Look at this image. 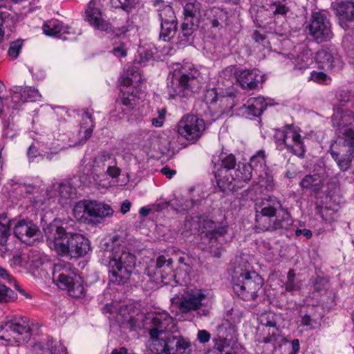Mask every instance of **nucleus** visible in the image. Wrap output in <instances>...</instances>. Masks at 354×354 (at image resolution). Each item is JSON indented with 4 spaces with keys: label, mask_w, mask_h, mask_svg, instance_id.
I'll return each instance as SVG.
<instances>
[{
    "label": "nucleus",
    "mask_w": 354,
    "mask_h": 354,
    "mask_svg": "<svg viewBox=\"0 0 354 354\" xmlns=\"http://www.w3.org/2000/svg\"><path fill=\"white\" fill-rule=\"evenodd\" d=\"M38 227L30 221H19L14 226V234L21 242L32 244L39 236Z\"/></svg>",
    "instance_id": "obj_19"
},
{
    "label": "nucleus",
    "mask_w": 354,
    "mask_h": 354,
    "mask_svg": "<svg viewBox=\"0 0 354 354\" xmlns=\"http://www.w3.org/2000/svg\"><path fill=\"white\" fill-rule=\"evenodd\" d=\"M154 6L157 7L160 24L177 23L174 12L170 6L159 1H156Z\"/></svg>",
    "instance_id": "obj_31"
},
{
    "label": "nucleus",
    "mask_w": 354,
    "mask_h": 354,
    "mask_svg": "<svg viewBox=\"0 0 354 354\" xmlns=\"http://www.w3.org/2000/svg\"><path fill=\"white\" fill-rule=\"evenodd\" d=\"M53 279L60 288L66 289L70 296L79 298L84 295V288L80 276L72 270L69 263H59L55 265Z\"/></svg>",
    "instance_id": "obj_8"
},
{
    "label": "nucleus",
    "mask_w": 354,
    "mask_h": 354,
    "mask_svg": "<svg viewBox=\"0 0 354 354\" xmlns=\"http://www.w3.org/2000/svg\"><path fill=\"white\" fill-rule=\"evenodd\" d=\"M53 187L57 192L59 203L62 205L66 204L68 200L74 198L76 196V189L69 182H63L57 185H53Z\"/></svg>",
    "instance_id": "obj_29"
},
{
    "label": "nucleus",
    "mask_w": 354,
    "mask_h": 354,
    "mask_svg": "<svg viewBox=\"0 0 354 354\" xmlns=\"http://www.w3.org/2000/svg\"><path fill=\"white\" fill-rule=\"evenodd\" d=\"M239 322V317L237 321L234 319L232 322L229 319H224L217 328V336L218 338H224L232 340L236 333V323Z\"/></svg>",
    "instance_id": "obj_30"
},
{
    "label": "nucleus",
    "mask_w": 354,
    "mask_h": 354,
    "mask_svg": "<svg viewBox=\"0 0 354 354\" xmlns=\"http://www.w3.org/2000/svg\"><path fill=\"white\" fill-rule=\"evenodd\" d=\"M330 154L342 171H346L349 169L352 158H354V156H352L350 153L344 154L339 158V154L333 150L330 151Z\"/></svg>",
    "instance_id": "obj_37"
},
{
    "label": "nucleus",
    "mask_w": 354,
    "mask_h": 354,
    "mask_svg": "<svg viewBox=\"0 0 354 354\" xmlns=\"http://www.w3.org/2000/svg\"><path fill=\"white\" fill-rule=\"evenodd\" d=\"M261 324L266 327L265 331H268L270 334V328L272 326H276L277 321L273 313H264L259 318Z\"/></svg>",
    "instance_id": "obj_43"
},
{
    "label": "nucleus",
    "mask_w": 354,
    "mask_h": 354,
    "mask_svg": "<svg viewBox=\"0 0 354 354\" xmlns=\"http://www.w3.org/2000/svg\"><path fill=\"white\" fill-rule=\"evenodd\" d=\"M266 155L263 149L259 150L254 154L250 160L248 166L251 167V169L257 172H259V176H261V173L266 174Z\"/></svg>",
    "instance_id": "obj_34"
},
{
    "label": "nucleus",
    "mask_w": 354,
    "mask_h": 354,
    "mask_svg": "<svg viewBox=\"0 0 354 354\" xmlns=\"http://www.w3.org/2000/svg\"><path fill=\"white\" fill-rule=\"evenodd\" d=\"M299 185L304 189H310L318 191L321 189L320 176L317 174L306 175L299 183Z\"/></svg>",
    "instance_id": "obj_35"
},
{
    "label": "nucleus",
    "mask_w": 354,
    "mask_h": 354,
    "mask_svg": "<svg viewBox=\"0 0 354 354\" xmlns=\"http://www.w3.org/2000/svg\"><path fill=\"white\" fill-rule=\"evenodd\" d=\"M211 338V334L206 330H199L197 334V339L202 344L207 343Z\"/></svg>",
    "instance_id": "obj_54"
},
{
    "label": "nucleus",
    "mask_w": 354,
    "mask_h": 354,
    "mask_svg": "<svg viewBox=\"0 0 354 354\" xmlns=\"http://www.w3.org/2000/svg\"><path fill=\"white\" fill-rule=\"evenodd\" d=\"M255 227L262 232L287 230L293 223L290 212L274 196L262 198L255 203Z\"/></svg>",
    "instance_id": "obj_2"
},
{
    "label": "nucleus",
    "mask_w": 354,
    "mask_h": 354,
    "mask_svg": "<svg viewBox=\"0 0 354 354\" xmlns=\"http://www.w3.org/2000/svg\"><path fill=\"white\" fill-rule=\"evenodd\" d=\"M247 104L245 113L254 117L260 116L267 107L265 99L262 97L250 98Z\"/></svg>",
    "instance_id": "obj_32"
},
{
    "label": "nucleus",
    "mask_w": 354,
    "mask_h": 354,
    "mask_svg": "<svg viewBox=\"0 0 354 354\" xmlns=\"http://www.w3.org/2000/svg\"><path fill=\"white\" fill-rule=\"evenodd\" d=\"M218 162H221V167L223 171H227L234 169L236 165V160L235 156L230 153L226 154L222 153L218 158Z\"/></svg>",
    "instance_id": "obj_39"
},
{
    "label": "nucleus",
    "mask_w": 354,
    "mask_h": 354,
    "mask_svg": "<svg viewBox=\"0 0 354 354\" xmlns=\"http://www.w3.org/2000/svg\"><path fill=\"white\" fill-rule=\"evenodd\" d=\"M235 183L237 188L242 187L243 183H247L252 178V169L245 164H239L238 168L234 171Z\"/></svg>",
    "instance_id": "obj_33"
},
{
    "label": "nucleus",
    "mask_w": 354,
    "mask_h": 354,
    "mask_svg": "<svg viewBox=\"0 0 354 354\" xmlns=\"http://www.w3.org/2000/svg\"><path fill=\"white\" fill-rule=\"evenodd\" d=\"M12 101L16 105L28 101L35 102L41 98L38 90L31 86H15L12 88Z\"/></svg>",
    "instance_id": "obj_22"
},
{
    "label": "nucleus",
    "mask_w": 354,
    "mask_h": 354,
    "mask_svg": "<svg viewBox=\"0 0 354 354\" xmlns=\"http://www.w3.org/2000/svg\"><path fill=\"white\" fill-rule=\"evenodd\" d=\"M172 260L169 258L167 259L165 256H159L156 259V270L155 273L160 274L162 282L165 283H169L171 280L174 277L173 268H172Z\"/></svg>",
    "instance_id": "obj_25"
},
{
    "label": "nucleus",
    "mask_w": 354,
    "mask_h": 354,
    "mask_svg": "<svg viewBox=\"0 0 354 354\" xmlns=\"http://www.w3.org/2000/svg\"><path fill=\"white\" fill-rule=\"evenodd\" d=\"M252 37H253V39L256 41V42H263V40L265 39V37L264 35H263L262 34H261L259 31L257 30H255L253 33V35H252Z\"/></svg>",
    "instance_id": "obj_60"
},
{
    "label": "nucleus",
    "mask_w": 354,
    "mask_h": 354,
    "mask_svg": "<svg viewBox=\"0 0 354 354\" xmlns=\"http://www.w3.org/2000/svg\"><path fill=\"white\" fill-rule=\"evenodd\" d=\"M206 295L202 290L194 289L186 291L180 296L173 297L171 301L182 314L190 313L196 311L199 315H207V309H201L205 304Z\"/></svg>",
    "instance_id": "obj_9"
},
{
    "label": "nucleus",
    "mask_w": 354,
    "mask_h": 354,
    "mask_svg": "<svg viewBox=\"0 0 354 354\" xmlns=\"http://www.w3.org/2000/svg\"><path fill=\"white\" fill-rule=\"evenodd\" d=\"M316 59L319 68L326 71H339L343 66V62L339 55L335 51L328 49L319 50Z\"/></svg>",
    "instance_id": "obj_18"
},
{
    "label": "nucleus",
    "mask_w": 354,
    "mask_h": 354,
    "mask_svg": "<svg viewBox=\"0 0 354 354\" xmlns=\"http://www.w3.org/2000/svg\"><path fill=\"white\" fill-rule=\"evenodd\" d=\"M152 328L149 330L151 339L150 349L157 354H189V343L180 336L169 333L174 331L173 318L165 311L158 312L151 317Z\"/></svg>",
    "instance_id": "obj_1"
},
{
    "label": "nucleus",
    "mask_w": 354,
    "mask_h": 354,
    "mask_svg": "<svg viewBox=\"0 0 354 354\" xmlns=\"http://www.w3.org/2000/svg\"><path fill=\"white\" fill-rule=\"evenodd\" d=\"M122 104L126 106V109L123 110L124 114H127V111H130L134 109L136 104V100L133 95L125 97L123 96L122 98Z\"/></svg>",
    "instance_id": "obj_50"
},
{
    "label": "nucleus",
    "mask_w": 354,
    "mask_h": 354,
    "mask_svg": "<svg viewBox=\"0 0 354 354\" xmlns=\"http://www.w3.org/2000/svg\"><path fill=\"white\" fill-rule=\"evenodd\" d=\"M332 7L338 17L340 25L345 28L347 22L354 21V1L352 0L337 1Z\"/></svg>",
    "instance_id": "obj_20"
},
{
    "label": "nucleus",
    "mask_w": 354,
    "mask_h": 354,
    "mask_svg": "<svg viewBox=\"0 0 354 354\" xmlns=\"http://www.w3.org/2000/svg\"><path fill=\"white\" fill-rule=\"evenodd\" d=\"M10 221L4 214L0 216V252L2 257L8 252L12 253L13 245L8 242L10 236Z\"/></svg>",
    "instance_id": "obj_24"
},
{
    "label": "nucleus",
    "mask_w": 354,
    "mask_h": 354,
    "mask_svg": "<svg viewBox=\"0 0 354 354\" xmlns=\"http://www.w3.org/2000/svg\"><path fill=\"white\" fill-rule=\"evenodd\" d=\"M105 174H107L112 178H117L120 175V169L115 166V162L114 163H109Z\"/></svg>",
    "instance_id": "obj_52"
},
{
    "label": "nucleus",
    "mask_w": 354,
    "mask_h": 354,
    "mask_svg": "<svg viewBox=\"0 0 354 354\" xmlns=\"http://www.w3.org/2000/svg\"><path fill=\"white\" fill-rule=\"evenodd\" d=\"M214 349L216 352V354H236L235 351L230 346V339L218 338V336H216L214 339Z\"/></svg>",
    "instance_id": "obj_36"
},
{
    "label": "nucleus",
    "mask_w": 354,
    "mask_h": 354,
    "mask_svg": "<svg viewBox=\"0 0 354 354\" xmlns=\"http://www.w3.org/2000/svg\"><path fill=\"white\" fill-rule=\"evenodd\" d=\"M101 8L100 0H91L85 9V19L97 29L106 30L109 28V23L104 19Z\"/></svg>",
    "instance_id": "obj_17"
},
{
    "label": "nucleus",
    "mask_w": 354,
    "mask_h": 354,
    "mask_svg": "<svg viewBox=\"0 0 354 354\" xmlns=\"http://www.w3.org/2000/svg\"><path fill=\"white\" fill-rule=\"evenodd\" d=\"M12 17L8 11L0 10V41L4 35V28L10 27Z\"/></svg>",
    "instance_id": "obj_42"
},
{
    "label": "nucleus",
    "mask_w": 354,
    "mask_h": 354,
    "mask_svg": "<svg viewBox=\"0 0 354 354\" xmlns=\"http://www.w3.org/2000/svg\"><path fill=\"white\" fill-rule=\"evenodd\" d=\"M177 30V23L160 24V38L165 41H169L174 37Z\"/></svg>",
    "instance_id": "obj_38"
},
{
    "label": "nucleus",
    "mask_w": 354,
    "mask_h": 354,
    "mask_svg": "<svg viewBox=\"0 0 354 354\" xmlns=\"http://www.w3.org/2000/svg\"><path fill=\"white\" fill-rule=\"evenodd\" d=\"M215 178L217 185L223 192H233L238 189L235 183V177L227 171L218 169L215 172Z\"/></svg>",
    "instance_id": "obj_28"
},
{
    "label": "nucleus",
    "mask_w": 354,
    "mask_h": 354,
    "mask_svg": "<svg viewBox=\"0 0 354 354\" xmlns=\"http://www.w3.org/2000/svg\"><path fill=\"white\" fill-rule=\"evenodd\" d=\"M115 158L107 151H101L94 158L91 174L93 175V178L96 181L95 176L99 178L101 175L105 174V169L107 168L109 163H114Z\"/></svg>",
    "instance_id": "obj_23"
},
{
    "label": "nucleus",
    "mask_w": 354,
    "mask_h": 354,
    "mask_svg": "<svg viewBox=\"0 0 354 354\" xmlns=\"http://www.w3.org/2000/svg\"><path fill=\"white\" fill-rule=\"evenodd\" d=\"M205 100L206 103H201V104L205 105L206 106L208 103L212 104L217 102L218 97L215 89H211L207 91L205 95Z\"/></svg>",
    "instance_id": "obj_53"
},
{
    "label": "nucleus",
    "mask_w": 354,
    "mask_h": 354,
    "mask_svg": "<svg viewBox=\"0 0 354 354\" xmlns=\"http://www.w3.org/2000/svg\"><path fill=\"white\" fill-rule=\"evenodd\" d=\"M232 281L234 292L245 301L254 300L263 284L261 276L251 271L250 266L246 263L234 268Z\"/></svg>",
    "instance_id": "obj_5"
},
{
    "label": "nucleus",
    "mask_w": 354,
    "mask_h": 354,
    "mask_svg": "<svg viewBox=\"0 0 354 354\" xmlns=\"http://www.w3.org/2000/svg\"><path fill=\"white\" fill-rule=\"evenodd\" d=\"M272 6L275 7V10L273 11L274 15H285L289 11L288 7L281 3H274Z\"/></svg>",
    "instance_id": "obj_55"
},
{
    "label": "nucleus",
    "mask_w": 354,
    "mask_h": 354,
    "mask_svg": "<svg viewBox=\"0 0 354 354\" xmlns=\"http://www.w3.org/2000/svg\"><path fill=\"white\" fill-rule=\"evenodd\" d=\"M27 155L29 160H32L34 158L39 156V153L37 148L35 145H31L28 148Z\"/></svg>",
    "instance_id": "obj_56"
},
{
    "label": "nucleus",
    "mask_w": 354,
    "mask_h": 354,
    "mask_svg": "<svg viewBox=\"0 0 354 354\" xmlns=\"http://www.w3.org/2000/svg\"><path fill=\"white\" fill-rule=\"evenodd\" d=\"M151 212V209L147 207H142L140 209L139 213L142 216H147Z\"/></svg>",
    "instance_id": "obj_64"
},
{
    "label": "nucleus",
    "mask_w": 354,
    "mask_h": 354,
    "mask_svg": "<svg viewBox=\"0 0 354 354\" xmlns=\"http://www.w3.org/2000/svg\"><path fill=\"white\" fill-rule=\"evenodd\" d=\"M0 278L5 280L10 285L13 284L15 289L26 297L30 296L17 283L15 279L4 268L0 266Z\"/></svg>",
    "instance_id": "obj_41"
},
{
    "label": "nucleus",
    "mask_w": 354,
    "mask_h": 354,
    "mask_svg": "<svg viewBox=\"0 0 354 354\" xmlns=\"http://www.w3.org/2000/svg\"><path fill=\"white\" fill-rule=\"evenodd\" d=\"M337 99L341 103L351 102L354 107V95L348 90H342L337 95Z\"/></svg>",
    "instance_id": "obj_46"
},
{
    "label": "nucleus",
    "mask_w": 354,
    "mask_h": 354,
    "mask_svg": "<svg viewBox=\"0 0 354 354\" xmlns=\"http://www.w3.org/2000/svg\"><path fill=\"white\" fill-rule=\"evenodd\" d=\"M112 52L116 57H125L127 55V50L123 44L114 47Z\"/></svg>",
    "instance_id": "obj_57"
},
{
    "label": "nucleus",
    "mask_w": 354,
    "mask_h": 354,
    "mask_svg": "<svg viewBox=\"0 0 354 354\" xmlns=\"http://www.w3.org/2000/svg\"><path fill=\"white\" fill-rule=\"evenodd\" d=\"M201 73L192 63L177 64L167 85L169 98L190 97L201 88Z\"/></svg>",
    "instance_id": "obj_4"
},
{
    "label": "nucleus",
    "mask_w": 354,
    "mask_h": 354,
    "mask_svg": "<svg viewBox=\"0 0 354 354\" xmlns=\"http://www.w3.org/2000/svg\"><path fill=\"white\" fill-rule=\"evenodd\" d=\"M352 112H345L337 124V134L343 145L348 147L347 153L354 156V118Z\"/></svg>",
    "instance_id": "obj_15"
},
{
    "label": "nucleus",
    "mask_w": 354,
    "mask_h": 354,
    "mask_svg": "<svg viewBox=\"0 0 354 354\" xmlns=\"http://www.w3.org/2000/svg\"><path fill=\"white\" fill-rule=\"evenodd\" d=\"M113 214V210L109 205L97 201H81L73 207V214L77 220L95 225L102 223Z\"/></svg>",
    "instance_id": "obj_7"
},
{
    "label": "nucleus",
    "mask_w": 354,
    "mask_h": 354,
    "mask_svg": "<svg viewBox=\"0 0 354 354\" xmlns=\"http://www.w3.org/2000/svg\"><path fill=\"white\" fill-rule=\"evenodd\" d=\"M137 0H111V3L115 8H121L127 10L131 8Z\"/></svg>",
    "instance_id": "obj_49"
},
{
    "label": "nucleus",
    "mask_w": 354,
    "mask_h": 354,
    "mask_svg": "<svg viewBox=\"0 0 354 354\" xmlns=\"http://www.w3.org/2000/svg\"><path fill=\"white\" fill-rule=\"evenodd\" d=\"M101 262L109 268V281L116 284L125 283L130 278L136 266V257L122 246L112 250H100Z\"/></svg>",
    "instance_id": "obj_3"
},
{
    "label": "nucleus",
    "mask_w": 354,
    "mask_h": 354,
    "mask_svg": "<svg viewBox=\"0 0 354 354\" xmlns=\"http://www.w3.org/2000/svg\"><path fill=\"white\" fill-rule=\"evenodd\" d=\"M259 75L257 69H245L236 74V80L243 88L254 89L258 86Z\"/></svg>",
    "instance_id": "obj_27"
},
{
    "label": "nucleus",
    "mask_w": 354,
    "mask_h": 354,
    "mask_svg": "<svg viewBox=\"0 0 354 354\" xmlns=\"http://www.w3.org/2000/svg\"><path fill=\"white\" fill-rule=\"evenodd\" d=\"M274 138L279 150L284 148L292 154L303 157L305 153V146L300 134L292 125L279 129L274 134Z\"/></svg>",
    "instance_id": "obj_11"
},
{
    "label": "nucleus",
    "mask_w": 354,
    "mask_h": 354,
    "mask_svg": "<svg viewBox=\"0 0 354 354\" xmlns=\"http://www.w3.org/2000/svg\"><path fill=\"white\" fill-rule=\"evenodd\" d=\"M131 206V203L129 201H128V200L124 201L122 203L120 212L123 214L127 213L130 210Z\"/></svg>",
    "instance_id": "obj_59"
},
{
    "label": "nucleus",
    "mask_w": 354,
    "mask_h": 354,
    "mask_svg": "<svg viewBox=\"0 0 354 354\" xmlns=\"http://www.w3.org/2000/svg\"><path fill=\"white\" fill-rule=\"evenodd\" d=\"M301 322L302 325L308 326L311 325L312 319L310 315L306 314L301 317Z\"/></svg>",
    "instance_id": "obj_61"
},
{
    "label": "nucleus",
    "mask_w": 354,
    "mask_h": 354,
    "mask_svg": "<svg viewBox=\"0 0 354 354\" xmlns=\"http://www.w3.org/2000/svg\"><path fill=\"white\" fill-rule=\"evenodd\" d=\"M23 43L24 41L21 39H17L10 43L8 54L11 59H15L19 56Z\"/></svg>",
    "instance_id": "obj_44"
},
{
    "label": "nucleus",
    "mask_w": 354,
    "mask_h": 354,
    "mask_svg": "<svg viewBox=\"0 0 354 354\" xmlns=\"http://www.w3.org/2000/svg\"><path fill=\"white\" fill-rule=\"evenodd\" d=\"M309 34L316 39L330 40L333 37L331 25L325 14L317 12L311 15Z\"/></svg>",
    "instance_id": "obj_16"
},
{
    "label": "nucleus",
    "mask_w": 354,
    "mask_h": 354,
    "mask_svg": "<svg viewBox=\"0 0 354 354\" xmlns=\"http://www.w3.org/2000/svg\"><path fill=\"white\" fill-rule=\"evenodd\" d=\"M292 347L293 352L295 353V354H296L299 351V339H293L292 341Z\"/></svg>",
    "instance_id": "obj_63"
},
{
    "label": "nucleus",
    "mask_w": 354,
    "mask_h": 354,
    "mask_svg": "<svg viewBox=\"0 0 354 354\" xmlns=\"http://www.w3.org/2000/svg\"><path fill=\"white\" fill-rule=\"evenodd\" d=\"M55 249L59 255L72 258L85 256L91 249L89 240L80 234L67 233L62 227H57L54 234Z\"/></svg>",
    "instance_id": "obj_6"
},
{
    "label": "nucleus",
    "mask_w": 354,
    "mask_h": 354,
    "mask_svg": "<svg viewBox=\"0 0 354 354\" xmlns=\"http://www.w3.org/2000/svg\"><path fill=\"white\" fill-rule=\"evenodd\" d=\"M43 31L46 35L56 37L63 40L71 39L68 35L75 34L71 27L64 26L62 22L57 19L47 21L43 26Z\"/></svg>",
    "instance_id": "obj_21"
},
{
    "label": "nucleus",
    "mask_w": 354,
    "mask_h": 354,
    "mask_svg": "<svg viewBox=\"0 0 354 354\" xmlns=\"http://www.w3.org/2000/svg\"><path fill=\"white\" fill-rule=\"evenodd\" d=\"M0 328L10 333L9 335L13 338L18 346L28 342L31 337L29 319L26 317H15L2 322Z\"/></svg>",
    "instance_id": "obj_13"
},
{
    "label": "nucleus",
    "mask_w": 354,
    "mask_h": 354,
    "mask_svg": "<svg viewBox=\"0 0 354 354\" xmlns=\"http://www.w3.org/2000/svg\"><path fill=\"white\" fill-rule=\"evenodd\" d=\"M159 140V137L154 133H150L147 136L146 143L144 144L143 147L147 150L155 149L156 142Z\"/></svg>",
    "instance_id": "obj_51"
},
{
    "label": "nucleus",
    "mask_w": 354,
    "mask_h": 354,
    "mask_svg": "<svg viewBox=\"0 0 354 354\" xmlns=\"http://www.w3.org/2000/svg\"><path fill=\"white\" fill-rule=\"evenodd\" d=\"M267 333L268 335L266 337H263L262 339V342L265 344L276 342L277 337L280 335V330L277 326L271 327L270 334H269L268 331Z\"/></svg>",
    "instance_id": "obj_47"
},
{
    "label": "nucleus",
    "mask_w": 354,
    "mask_h": 354,
    "mask_svg": "<svg viewBox=\"0 0 354 354\" xmlns=\"http://www.w3.org/2000/svg\"><path fill=\"white\" fill-rule=\"evenodd\" d=\"M13 298V291L6 285L0 283V303L8 302Z\"/></svg>",
    "instance_id": "obj_45"
},
{
    "label": "nucleus",
    "mask_w": 354,
    "mask_h": 354,
    "mask_svg": "<svg viewBox=\"0 0 354 354\" xmlns=\"http://www.w3.org/2000/svg\"><path fill=\"white\" fill-rule=\"evenodd\" d=\"M295 277L294 270H290L287 274V281L284 283L285 290L292 294L294 292L299 291L301 286L300 281L295 280Z\"/></svg>",
    "instance_id": "obj_40"
},
{
    "label": "nucleus",
    "mask_w": 354,
    "mask_h": 354,
    "mask_svg": "<svg viewBox=\"0 0 354 354\" xmlns=\"http://www.w3.org/2000/svg\"><path fill=\"white\" fill-rule=\"evenodd\" d=\"M199 232L203 243L209 248L210 253L214 257H220L222 250L220 241L227 233L226 227L217 226L211 220H204L200 223Z\"/></svg>",
    "instance_id": "obj_10"
},
{
    "label": "nucleus",
    "mask_w": 354,
    "mask_h": 354,
    "mask_svg": "<svg viewBox=\"0 0 354 354\" xmlns=\"http://www.w3.org/2000/svg\"><path fill=\"white\" fill-rule=\"evenodd\" d=\"M203 8L198 0H188L184 5V21L181 26V34L189 41L199 23Z\"/></svg>",
    "instance_id": "obj_14"
},
{
    "label": "nucleus",
    "mask_w": 354,
    "mask_h": 354,
    "mask_svg": "<svg viewBox=\"0 0 354 354\" xmlns=\"http://www.w3.org/2000/svg\"><path fill=\"white\" fill-rule=\"evenodd\" d=\"M13 248H15L13 247ZM12 256L11 259H10L9 262L10 265L12 268H24L26 269L31 270L34 267H37V264L39 263L38 261H35L34 259L30 260V258L27 254L23 253L20 254L17 251H14L12 249V253L8 252L6 254L3 258L6 257Z\"/></svg>",
    "instance_id": "obj_26"
},
{
    "label": "nucleus",
    "mask_w": 354,
    "mask_h": 354,
    "mask_svg": "<svg viewBox=\"0 0 354 354\" xmlns=\"http://www.w3.org/2000/svg\"><path fill=\"white\" fill-rule=\"evenodd\" d=\"M161 173L167 176L168 178H171L173 176L176 174V171L174 169H171L168 167H165L161 169Z\"/></svg>",
    "instance_id": "obj_58"
},
{
    "label": "nucleus",
    "mask_w": 354,
    "mask_h": 354,
    "mask_svg": "<svg viewBox=\"0 0 354 354\" xmlns=\"http://www.w3.org/2000/svg\"><path fill=\"white\" fill-rule=\"evenodd\" d=\"M163 121H164V120H162L160 118H153L151 120V123L154 127H160L163 124Z\"/></svg>",
    "instance_id": "obj_62"
},
{
    "label": "nucleus",
    "mask_w": 354,
    "mask_h": 354,
    "mask_svg": "<svg viewBox=\"0 0 354 354\" xmlns=\"http://www.w3.org/2000/svg\"><path fill=\"white\" fill-rule=\"evenodd\" d=\"M206 129L205 121L194 114L182 117L177 127L178 133L188 141L196 142Z\"/></svg>",
    "instance_id": "obj_12"
},
{
    "label": "nucleus",
    "mask_w": 354,
    "mask_h": 354,
    "mask_svg": "<svg viewBox=\"0 0 354 354\" xmlns=\"http://www.w3.org/2000/svg\"><path fill=\"white\" fill-rule=\"evenodd\" d=\"M310 79L317 83L324 84L328 83V80L330 79L328 77V75L324 72H317L313 71L310 74Z\"/></svg>",
    "instance_id": "obj_48"
}]
</instances>
